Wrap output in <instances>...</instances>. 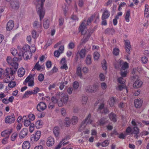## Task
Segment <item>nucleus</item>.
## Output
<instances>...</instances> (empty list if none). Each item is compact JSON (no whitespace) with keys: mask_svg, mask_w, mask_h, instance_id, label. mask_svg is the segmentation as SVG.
I'll return each mask as SVG.
<instances>
[{"mask_svg":"<svg viewBox=\"0 0 149 149\" xmlns=\"http://www.w3.org/2000/svg\"><path fill=\"white\" fill-rule=\"evenodd\" d=\"M19 53L18 55L21 59L24 58L26 59L31 56V52H34L36 51V47L34 45L29 47L28 45H24L22 48L18 46Z\"/></svg>","mask_w":149,"mask_h":149,"instance_id":"nucleus-1","label":"nucleus"},{"mask_svg":"<svg viewBox=\"0 0 149 149\" xmlns=\"http://www.w3.org/2000/svg\"><path fill=\"white\" fill-rule=\"evenodd\" d=\"M85 22H83L79 27L78 29L79 32L81 33L82 35H84L83 38L81 40L82 44H84L86 43L89 40L92 33L90 30H88L87 27L84 25Z\"/></svg>","mask_w":149,"mask_h":149,"instance_id":"nucleus-2","label":"nucleus"},{"mask_svg":"<svg viewBox=\"0 0 149 149\" xmlns=\"http://www.w3.org/2000/svg\"><path fill=\"white\" fill-rule=\"evenodd\" d=\"M45 0H36V4L38 13L39 15L40 19L41 20L45 14V10L43 8V6Z\"/></svg>","mask_w":149,"mask_h":149,"instance_id":"nucleus-3","label":"nucleus"},{"mask_svg":"<svg viewBox=\"0 0 149 149\" xmlns=\"http://www.w3.org/2000/svg\"><path fill=\"white\" fill-rule=\"evenodd\" d=\"M141 70V68L139 67L137 68V69L134 68L132 72V74L134 75V74L136 73L137 72H139ZM133 78L134 79H136V80L134 82L133 84V87L136 88L141 87L142 85L143 82L141 81L139 79V76L136 75H134Z\"/></svg>","mask_w":149,"mask_h":149,"instance_id":"nucleus-4","label":"nucleus"},{"mask_svg":"<svg viewBox=\"0 0 149 149\" xmlns=\"http://www.w3.org/2000/svg\"><path fill=\"white\" fill-rule=\"evenodd\" d=\"M15 72L11 68H7L6 69V73H4V76H8L4 80L5 82L6 83L10 82L14 80L15 76L14 74Z\"/></svg>","mask_w":149,"mask_h":149,"instance_id":"nucleus-5","label":"nucleus"},{"mask_svg":"<svg viewBox=\"0 0 149 149\" xmlns=\"http://www.w3.org/2000/svg\"><path fill=\"white\" fill-rule=\"evenodd\" d=\"M131 123L133 126V129L132 130L131 127L130 126L128 127L126 130V133L128 134H132V133L136 134H138L139 133V129L137 127V125L135 120H132Z\"/></svg>","mask_w":149,"mask_h":149,"instance_id":"nucleus-6","label":"nucleus"},{"mask_svg":"<svg viewBox=\"0 0 149 149\" xmlns=\"http://www.w3.org/2000/svg\"><path fill=\"white\" fill-rule=\"evenodd\" d=\"M114 65L115 68L116 69L120 67L121 70H127L129 67L128 64L127 62H123L120 59L116 61Z\"/></svg>","mask_w":149,"mask_h":149,"instance_id":"nucleus-7","label":"nucleus"},{"mask_svg":"<svg viewBox=\"0 0 149 149\" xmlns=\"http://www.w3.org/2000/svg\"><path fill=\"white\" fill-rule=\"evenodd\" d=\"M16 58H14L13 59L10 56H8L7 58V61L12 67L13 69H14L16 70L18 68V64L16 61Z\"/></svg>","mask_w":149,"mask_h":149,"instance_id":"nucleus-8","label":"nucleus"},{"mask_svg":"<svg viewBox=\"0 0 149 149\" xmlns=\"http://www.w3.org/2000/svg\"><path fill=\"white\" fill-rule=\"evenodd\" d=\"M41 132L39 130L30 136V140L31 142L34 143L38 141L41 137Z\"/></svg>","mask_w":149,"mask_h":149,"instance_id":"nucleus-9","label":"nucleus"},{"mask_svg":"<svg viewBox=\"0 0 149 149\" xmlns=\"http://www.w3.org/2000/svg\"><path fill=\"white\" fill-rule=\"evenodd\" d=\"M34 74H30L25 79L24 82V84H26L28 83L29 86L32 87L34 85Z\"/></svg>","mask_w":149,"mask_h":149,"instance_id":"nucleus-10","label":"nucleus"},{"mask_svg":"<svg viewBox=\"0 0 149 149\" xmlns=\"http://www.w3.org/2000/svg\"><path fill=\"white\" fill-rule=\"evenodd\" d=\"M97 89V86L95 84L93 85H88L86 86L85 89L86 92L89 93L95 92Z\"/></svg>","mask_w":149,"mask_h":149,"instance_id":"nucleus-11","label":"nucleus"},{"mask_svg":"<svg viewBox=\"0 0 149 149\" xmlns=\"http://www.w3.org/2000/svg\"><path fill=\"white\" fill-rule=\"evenodd\" d=\"M86 53V50L85 48L79 50L77 52L76 56L77 60L78 58H80L81 59H84L85 58Z\"/></svg>","mask_w":149,"mask_h":149,"instance_id":"nucleus-12","label":"nucleus"},{"mask_svg":"<svg viewBox=\"0 0 149 149\" xmlns=\"http://www.w3.org/2000/svg\"><path fill=\"white\" fill-rule=\"evenodd\" d=\"M15 120V118L14 115L8 116L5 118V122L6 123L11 124L13 123Z\"/></svg>","mask_w":149,"mask_h":149,"instance_id":"nucleus-13","label":"nucleus"},{"mask_svg":"<svg viewBox=\"0 0 149 149\" xmlns=\"http://www.w3.org/2000/svg\"><path fill=\"white\" fill-rule=\"evenodd\" d=\"M91 116V115L90 114H89L85 120L82 123L81 127H84L85 125L87 124H92V121L90 120Z\"/></svg>","mask_w":149,"mask_h":149,"instance_id":"nucleus-14","label":"nucleus"},{"mask_svg":"<svg viewBox=\"0 0 149 149\" xmlns=\"http://www.w3.org/2000/svg\"><path fill=\"white\" fill-rule=\"evenodd\" d=\"M28 130L26 128H23L20 132L19 136L20 139L24 138L28 134Z\"/></svg>","mask_w":149,"mask_h":149,"instance_id":"nucleus-15","label":"nucleus"},{"mask_svg":"<svg viewBox=\"0 0 149 149\" xmlns=\"http://www.w3.org/2000/svg\"><path fill=\"white\" fill-rule=\"evenodd\" d=\"M46 145L48 147H51L53 146L54 143V139L51 136L48 137L47 139Z\"/></svg>","mask_w":149,"mask_h":149,"instance_id":"nucleus-16","label":"nucleus"},{"mask_svg":"<svg viewBox=\"0 0 149 149\" xmlns=\"http://www.w3.org/2000/svg\"><path fill=\"white\" fill-rule=\"evenodd\" d=\"M39 61H38L36 63L32 71H34L35 70H36L38 71H42L45 69V66L44 65H40L39 64Z\"/></svg>","mask_w":149,"mask_h":149,"instance_id":"nucleus-17","label":"nucleus"},{"mask_svg":"<svg viewBox=\"0 0 149 149\" xmlns=\"http://www.w3.org/2000/svg\"><path fill=\"white\" fill-rule=\"evenodd\" d=\"M110 14V12L107 9H105L102 15V20L108 18Z\"/></svg>","mask_w":149,"mask_h":149,"instance_id":"nucleus-18","label":"nucleus"},{"mask_svg":"<svg viewBox=\"0 0 149 149\" xmlns=\"http://www.w3.org/2000/svg\"><path fill=\"white\" fill-rule=\"evenodd\" d=\"M22 122L26 127H28L31 124L30 120L28 119L27 116H23Z\"/></svg>","mask_w":149,"mask_h":149,"instance_id":"nucleus-19","label":"nucleus"},{"mask_svg":"<svg viewBox=\"0 0 149 149\" xmlns=\"http://www.w3.org/2000/svg\"><path fill=\"white\" fill-rule=\"evenodd\" d=\"M46 108V105L45 103H39L37 106L38 110L41 111L45 109Z\"/></svg>","mask_w":149,"mask_h":149,"instance_id":"nucleus-20","label":"nucleus"},{"mask_svg":"<svg viewBox=\"0 0 149 149\" xmlns=\"http://www.w3.org/2000/svg\"><path fill=\"white\" fill-rule=\"evenodd\" d=\"M12 129H10L3 131L1 133L2 136L8 138L10 133L12 132Z\"/></svg>","mask_w":149,"mask_h":149,"instance_id":"nucleus-21","label":"nucleus"},{"mask_svg":"<svg viewBox=\"0 0 149 149\" xmlns=\"http://www.w3.org/2000/svg\"><path fill=\"white\" fill-rule=\"evenodd\" d=\"M14 22L12 20L9 21L7 23L6 29L7 31H10L14 27Z\"/></svg>","mask_w":149,"mask_h":149,"instance_id":"nucleus-22","label":"nucleus"},{"mask_svg":"<svg viewBox=\"0 0 149 149\" xmlns=\"http://www.w3.org/2000/svg\"><path fill=\"white\" fill-rule=\"evenodd\" d=\"M104 105L103 103H102L98 109V111H100L101 113H106L109 112V110L107 109H105L104 108Z\"/></svg>","mask_w":149,"mask_h":149,"instance_id":"nucleus-23","label":"nucleus"},{"mask_svg":"<svg viewBox=\"0 0 149 149\" xmlns=\"http://www.w3.org/2000/svg\"><path fill=\"white\" fill-rule=\"evenodd\" d=\"M76 74L81 79L83 78L82 74L81 73V67L80 66H78L77 67L76 72Z\"/></svg>","mask_w":149,"mask_h":149,"instance_id":"nucleus-24","label":"nucleus"},{"mask_svg":"<svg viewBox=\"0 0 149 149\" xmlns=\"http://www.w3.org/2000/svg\"><path fill=\"white\" fill-rule=\"evenodd\" d=\"M30 147V144L28 141H24L23 143L22 148L23 149H29Z\"/></svg>","mask_w":149,"mask_h":149,"instance_id":"nucleus-25","label":"nucleus"},{"mask_svg":"<svg viewBox=\"0 0 149 149\" xmlns=\"http://www.w3.org/2000/svg\"><path fill=\"white\" fill-rule=\"evenodd\" d=\"M43 124V123L42 120H40L36 122L35 125L37 129H39L42 127Z\"/></svg>","mask_w":149,"mask_h":149,"instance_id":"nucleus-26","label":"nucleus"},{"mask_svg":"<svg viewBox=\"0 0 149 149\" xmlns=\"http://www.w3.org/2000/svg\"><path fill=\"white\" fill-rule=\"evenodd\" d=\"M92 62V57L90 55H88L87 56L86 59L85 63L87 65H90Z\"/></svg>","mask_w":149,"mask_h":149,"instance_id":"nucleus-27","label":"nucleus"},{"mask_svg":"<svg viewBox=\"0 0 149 149\" xmlns=\"http://www.w3.org/2000/svg\"><path fill=\"white\" fill-rule=\"evenodd\" d=\"M125 49L127 52L129 53L130 48V44L129 40H125Z\"/></svg>","mask_w":149,"mask_h":149,"instance_id":"nucleus-28","label":"nucleus"},{"mask_svg":"<svg viewBox=\"0 0 149 149\" xmlns=\"http://www.w3.org/2000/svg\"><path fill=\"white\" fill-rule=\"evenodd\" d=\"M10 51L11 54L14 56H16L17 55H18V54L19 53V52L17 50L15 49V48L13 47L11 49H10ZM18 59H19L20 60H21L19 56L18 55Z\"/></svg>","mask_w":149,"mask_h":149,"instance_id":"nucleus-29","label":"nucleus"},{"mask_svg":"<svg viewBox=\"0 0 149 149\" xmlns=\"http://www.w3.org/2000/svg\"><path fill=\"white\" fill-rule=\"evenodd\" d=\"M25 73V70L23 68H20L18 71V75L20 77H23Z\"/></svg>","mask_w":149,"mask_h":149,"instance_id":"nucleus-30","label":"nucleus"},{"mask_svg":"<svg viewBox=\"0 0 149 149\" xmlns=\"http://www.w3.org/2000/svg\"><path fill=\"white\" fill-rule=\"evenodd\" d=\"M11 5L12 7L15 9H18L19 7V3L16 1H12L11 2Z\"/></svg>","mask_w":149,"mask_h":149,"instance_id":"nucleus-31","label":"nucleus"},{"mask_svg":"<svg viewBox=\"0 0 149 149\" xmlns=\"http://www.w3.org/2000/svg\"><path fill=\"white\" fill-rule=\"evenodd\" d=\"M130 11L128 10L127 11L126 13L125 17V19L127 22H130Z\"/></svg>","mask_w":149,"mask_h":149,"instance_id":"nucleus-32","label":"nucleus"},{"mask_svg":"<svg viewBox=\"0 0 149 149\" xmlns=\"http://www.w3.org/2000/svg\"><path fill=\"white\" fill-rule=\"evenodd\" d=\"M109 117L111 120L115 122L116 121V115L113 113H111L109 116Z\"/></svg>","mask_w":149,"mask_h":149,"instance_id":"nucleus-33","label":"nucleus"},{"mask_svg":"<svg viewBox=\"0 0 149 149\" xmlns=\"http://www.w3.org/2000/svg\"><path fill=\"white\" fill-rule=\"evenodd\" d=\"M53 132L56 137L58 136L59 134V129L58 127H56L53 129Z\"/></svg>","mask_w":149,"mask_h":149,"instance_id":"nucleus-34","label":"nucleus"},{"mask_svg":"<svg viewBox=\"0 0 149 149\" xmlns=\"http://www.w3.org/2000/svg\"><path fill=\"white\" fill-rule=\"evenodd\" d=\"M100 56V54L97 52H94L93 54V58L95 61H97L99 59Z\"/></svg>","mask_w":149,"mask_h":149,"instance_id":"nucleus-35","label":"nucleus"},{"mask_svg":"<svg viewBox=\"0 0 149 149\" xmlns=\"http://www.w3.org/2000/svg\"><path fill=\"white\" fill-rule=\"evenodd\" d=\"M32 95H33L32 91L28 90L25 92L23 95V97L25 98H27Z\"/></svg>","mask_w":149,"mask_h":149,"instance_id":"nucleus-36","label":"nucleus"},{"mask_svg":"<svg viewBox=\"0 0 149 149\" xmlns=\"http://www.w3.org/2000/svg\"><path fill=\"white\" fill-rule=\"evenodd\" d=\"M66 139H67L66 138H63L59 144L55 147L54 149H59L61 147L62 144L64 146L65 143H64V142H63V141Z\"/></svg>","mask_w":149,"mask_h":149,"instance_id":"nucleus-37","label":"nucleus"},{"mask_svg":"<svg viewBox=\"0 0 149 149\" xmlns=\"http://www.w3.org/2000/svg\"><path fill=\"white\" fill-rule=\"evenodd\" d=\"M61 96V97L63 98L62 100H63V102H67L68 101V96L64 93H62Z\"/></svg>","mask_w":149,"mask_h":149,"instance_id":"nucleus-38","label":"nucleus"},{"mask_svg":"<svg viewBox=\"0 0 149 149\" xmlns=\"http://www.w3.org/2000/svg\"><path fill=\"white\" fill-rule=\"evenodd\" d=\"M49 26V20L47 19H45L44 20L43 26L45 29H47Z\"/></svg>","mask_w":149,"mask_h":149,"instance_id":"nucleus-39","label":"nucleus"},{"mask_svg":"<svg viewBox=\"0 0 149 149\" xmlns=\"http://www.w3.org/2000/svg\"><path fill=\"white\" fill-rule=\"evenodd\" d=\"M93 15H92L88 19V20L87 21L84 20L81 24L84 22L85 21V25L86 27V26L87 25H89L91 23V22L92 21L93 19Z\"/></svg>","mask_w":149,"mask_h":149,"instance_id":"nucleus-40","label":"nucleus"},{"mask_svg":"<svg viewBox=\"0 0 149 149\" xmlns=\"http://www.w3.org/2000/svg\"><path fill=\"white\" fill-rule=\"evenodd\" d=\"M71 121V123L72 124H76L78 121V117L77 116H74L72 117Z\"/></svg>","mask_w":149,"mask_h":149,"instance_id":"nucleus-41","label":"nucleus"},{"mask_svg":"<svg viewBox=\"0 0 149 149\" xmlns=\"http://www.w3.org/2000/svg\"><path fill=\"white\" fill-rule=\"evenodd\" d=\"M70 123V119L69 118L67 117L65 119L64 125L66 126H69Z\"/></svg>","mask_w":149,"mask_h":149,"instance_id":"nucleus-42","label":"nucleus"},{"mask_svg":"<svg viewBox=\"0 0 149 149\" xmlns=\"http://www.w3.org/2000/svg\"><path fill=\"white\" fill-rule=\"evenodd\" d=\"M145 15L146 16L149 15V6L147 4L145 6Z\"/></svg>","mask_w":149,"mask_h":149,"instance_id":"nucleus-43","label":"nucleus"},{"mask_svg":"<svg viewBox=\"0 0 149 149\" xmlns=\"http://www.w3.org/2000/svg\"><path fill=\"white\" fill-rule=\"evenodd\" d=\"M119 50L117 48H115L113 49V53L115 56H118L119 54Z\"/></svg>","mask_w":149,"mask_h":149,"instance_id":"nucleus-44","label":"nucleus"},{"mask_svg":"<svg viewBox=\"0 0 149 149\" xmlns=\"http://www.w3.org/2000/svg\"><path fill=\"white\" fill-rule=\"evenodd\" d=\"M18 136V133L17 132H15L13 133L12 135L11 139V140L13 141L15 140L16 138Z\"/></svg>","mask_w":149,"mask_h":149,"instance_id":"nucleus-45","label":"nucleus"},{"mask_svg":"<svg viewBox=\"0 0 149 149\" xmlns=\"http://www.w3.org/2000/svg\"><path fill=\"white\" fill-rule=\"evenodd\" d=\"M128 73L127 70H121L120 75L122 77H125Z\"/></svg>","mask_w":149,"mask_h":149,"instance_id":"nucleus-46","label":"nucleus"},{"mask_svg":"<svg viewBox=\"0 0 149 149\" xmlns=\"http://www.w3.org/2000/svg\"><path fill=\"white\" fill-rule=\"evenodd\" d=\"M102 67L104 70H106L107 69V63L105 60H104L102 62Z\"/></svg>","mask_w":149,"mask_h":149,"instance_id":"nucleus-47","label":"nucleus"},{"mask_svg":"<svg viewBox=\"0 0 149 149\" xmlns=\"http://www.w3.org/2000/svg\"><path fill=\"white\" fill-rule=\"evenodd\" d=\"M16 85V83L15 81H11L10 82L8 85L10 88H13L15 87Z\"/></svg>","mask_w":149,"mask_h":149,"instance_id":"nucleus-48","label":"nucleus"},{"mask_svg":"<svg viewBox=\"0 0 149 149\" xmlns=\"http://www.w3.org/2000/svg\"><path fill=\"white\" fill-rule=\"evenodd\" d=\"M109 144V140H107L102 142L101 143V145L102 147H105L108 146Z\"/></svg>","mask_w":149,"mask_h":149,"instance_id":"nucleus-49","label":"nucleus"},{"mask_svg":"<svg viewBox=\"0 0 149 149\" xmlns=\"http://www.w3.org/2000/svg\"><path fill=\"white\" fill-rule=\"evenodd\" d=\"M32 34L33 38H37L38 36V33L35 30H33Z\"/></svg>","mask_w":149,"mask_h":149,"instance_id":"nucleus-50","label":"nucleus"},{"mask_svg":"<svg viewBox=\"0 0 149 149\" xmlns=\"http://www.w3.org/2000/svg\"><path fill=\"white\" fill-rule=\"evenodd\" d=\"M117 80L118 83L122 84H123L125 82V80L122 77H119Z\"/></svg>","mask_w":149,"mask_h":149,"instance_id":"nucleus-51","label":"nucleus"},{"mask_svg":"<svg viewBox=\"0 0 149 149\" xmlns=\"http://www.w3.org/2000/svg\"><path fill=\"white\" fill-rule=\"evenodd\" d=\"M44 78V75L42 74H40L38 76V80L40 82L43 81Z\"/></svg>","mask_w":149,"mask_h":149,"instance_id":"nucleus-52","label":"nucleus"},{"mask_svg":"<svg viewBox=\"0 0 149 149\" xmlns=\"http://www.w3.org/2000/svg\"><path fill=\"white\" fill-rule=\"evenodd\" d=\"M82 70L84 74H86L88 73L89 71V70L88 68L86 67H84L82 69Z\"/></svg>","mask_w":149,"mask_h":149,"instance_id":"nucleus-53","label":"nucleus"},{"mask_svg":"<svg viewBox=\"0 0 149 149\" xmlns=\"http://www.w3.org/2000/svg\"><path fill=\"white\" fill-rule=\"evenodd\" d=\"M141 61L143 63H146L148 61V58L145 56H143L141 58Z\"/></svg>","mask_w":149,"mask_h":149,"instance_id":"nucleus-54","label":"nucleus"},{"mask_svg":"<svg viewBox=\"0 0 149 149\" xmlns=\"http://www.w3.org/2000/svg\"><path fill=\"white\" fill-rule=\"evenodd\" d=\"M74 47L75 44L72 42H70L68 45V47L70 49H72L74 48Z\"/></svg>","mask_w":149,"mask_h":149,"instance_id":"nucleus-55","label":"nucleus"},{"mask_svg":"<svg viewBox=\"0 0 149 149\" xmlns=\"http://www.w3.org/2000/svg\"><path fill=\"white\" fill-rule=\"evenodd\" d=\"M79 83L77 81L74 82L73 84V87L74 89L75 90L77 89L79 86Z\"/></svg>","mask_w":149,"mask_h":149,"instance_id":"nucleus-56","label":"nucleus"},{"mask_svg":"<svg viewBox=\"0 0 149 149\" xmlns=\"http://www.w3.org/2000/svg\"><path fill=\"white\" fill-rule=\"evenodd\" d=\"M29 130L30 133H32L34 130L35 126L33 124H31L30 125Z\"/></svg>","mask_w":149,"mask_h":149,"instance_id":"nucleus-57","label":"nucleus"},{"mask_svg":"<svg viewBox=\"0 0 149 149\" xmlns=\"http://www.w3.org/2000/svg\"><path fill=\"white\" fill-rule=\"evenodd\" d=\"M88 100V97L86 96H84L81 98V101L82 102H86Z\"/></svg>","mask_w":149,"mask_h":149,"instance_id":"nucleus-58","label":"nucleus"},{"mask_svg":"<svg viewBox=\"0 0 149 149\" xmlns=\"http://www.w3.org/2000/svg\"><path fill=\"white\" fill-rule=\"evenodd\" d=\"M61 54L58 50H56L54 52V56L55 57L58 58Z\"/></svg>","mask_w":149,"mask_h":149,"instance_id":"nucleus-59","label":"nucleus"},{"mask_svg":"<svg viewBox=\"0 0 149 149\" xmlns=\"http://www.w3.org/2000/svg\"><path fill=\"white\" fill-rule=\"evenodd\" d=\"M40 91L39 88L37 87H36L33 91H32L33 95H35L37 93Z\"/></svg>","mask_w":149,"mask_h":149,"instance_id":"nucleus-60","label":"nucleus"},{"mask_svg":"<svg viewBox=\"0 0 149 149\" xmlns=\"http://www.w3.org/2000/svg\"><path fill=\"white\" fill-rule=\"evenodd\" d=\"M109 101L111 102H117V100L115 97H111L110 98Z\"/></svg>","mask_w":149,"mask_h":149,"instance_id":"nucleus-61","label":"nucleus"},{"mask_svg":"<svg viewBox=\"0 0 149 149\" xmlns=\"http://www.w3.org/2000/svg\"><path fill=\"white\" fill-rule=\"evenodd\" d=\"M99 79L101 81H103L105 80V76L103 74L101 73L100 74Z\"/></svg>","mask_w":149,"mask_h":149,"instance_id":"nucleus-62","label":"nucleus"},{"mask_svg":"<svg viewBox=\"0 0 149 149\" xmlns=\"http://www.w3.org/2000/svg\"><path fill=\"white\" fill-rule=\"evenodd\" d=\"M29 119L31 120H34L35 119V115L32 113L30 114L28 116Z\"/></svg>","mask_w":149,"mask_h":149,"instance_id":"nucleus-63","label":"nucleus"},{"mask_svg":"<svg viewBox=\"0 0 149 149\" xmlns=\"http://www.w3.org/2000/svg\"><path fill=\"white\" fill-rule=\"evenodd\" d=\"M101 88L103 90H105L107 88V85L106 83L102 82L101 84Z\"/></svg>","mask_w":149,"mask_h":149,"instance_id":"nucleus-64","label":"nucleus"}]
</instances>
